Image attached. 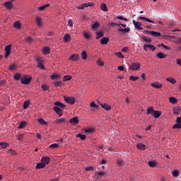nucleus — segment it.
<instances>
[{
	"mask_svg": "<svg viewBox=\"0 0 181 181\" xmlns=\"http://www.w3.org/2000/svg\"><path fill=\"white\" fill-rule=\"evenodd\" d=\"M30 81H32V76L28 75H24L23 77L21 78V84L28 85L30 83Z\"/></svg>",
	"mask_w": 181,
	"mask_h": 181,
	"instance_id": "obj_1",
	"label": "nucleus"
},
{
	"mask_svg": "<svg viewBox=\"0 0 181 181\" xmlns=\"http://www.w3.org/2000/svg\"><path fill=\"white\" fill-rule=\"evenodd\" d=\"M141 69V64L138 62H134L129 66L130 70H139Z\"/></svg>",
	"mask_w": 181,
	"mask_h": 181,
	"instance_id": "obj_2",
	"label": "nucleus"
},
{
	"mask_svg": "<svg viewBox=\"0 0 181 181\" xmlns=\"http://www.w3.org/2000/svg\"><path fill=\"white\" fill-rule=\"evenodd\" d=\"M133 25L136 29H138V30H142L144 28L141 26H143L142 23L136 21L135 20L132 21Z\"/></svg>",
	"mask_w": 181,
	"mask_h": 181,
	"instance_id": "obj_3",
	"label": "nucleus"
},
{
	"mask_svg": "<svg viewBox=\"0 0 181 181\" xmlns=\"http://www.w3.org/2000/svg\"><path fill=\"white\" fill-rule=\"evenodd\" d=\"M64 100L66 101V103H68V104H70L71 105H73V104L76 103V98H74L64 96Z\"/></svg>",
	"mask_w": 181,
	"mask_h": 181,
	"instance_id": "obj_4",
	"label": "nucleus"
},
{
	"mask_svg": "<svg viewBox=\"0 0 181 181\" xmlns=\"http://www.w3.org/2000/svg\"><path fill=\"white\" fill-rule=\"evenodd\" d=\"M12 49V45H8L5 47L4 50L6 52L5 53V58L7 59L9 54H11V50Z\"/></svg>",
	"mask_w": 181,
	"mask_h": 181,
	"instance_id": "obj_5",
	"label": "nucleus"
},
{
	"mask_svg": "<svg viewBox=\"0 0 181 181\" xmlns=\"http://www.w3.org/2000/svg\"><path fill=\"white\" fill-rule=\"evenodd\" d=\"M118 32H122V33H129L131 32V28L129 27H127V28H121V25H119V28L117 29Z\"/></svg>",
	"mask_w": 181,
	"mask_h": 181,
	"instance_id": "obj_6",
	"label": "nucleus"
},
{
	"mask_svg": "<svg viewBox=\"0 0 181 181\" xmlns=\"http://www.w3.org/2000/svg\"><path fill=\"white\" fill-rule=\"evenodd\" d=\"M117 166L119 168H124V165H125V161L124 160V159H119L118 158L117 160V162H116Z\"/></svg>",
	"mask_w": 181,
	"mask_h": 181,
	"instance_id": "obj_7",
	"label": "nucleus"
},
{
	"mask_svg": "<svg viewBox=\"0 0 181 181\" xmlns=\"http://www.w3.org/2000/svg\"><path fill=\"white\" fill-rule=\"evenodd\" d=\"M69 122L72 125H77V124H78V122H79L78 117H75L74 118H71V119H69Z\"/></svg>",
	"mask_w": 181,
	"mask_h": 181,
	"instance_id": "obj_8",
	"label": "nucleus"
},
{
	"mask_svg": "<svg viewBox=\"0 0 181 181\" xmlns=\"http://www.w3.org/2000/svg\"><path fill=\"white\" fill-rule=\"evenodd\" d=\"M151 87H153V88H162V83L159 82H153L151 84Z\"/></svg>",
	"mask_w": 181,
	"mask_h": 181,
	"instance_id": "obj_9",
	"label": "nucleus"
},
{
	"mask_svg": "<svg viewBox=\"0 0 181 181\" xmlns=\"http://www.w3.org/2000/svg\"><path fill=\"white\" fill-rule=\"evenodd\" d=\"M98 104H100L104 110H106V111H110V110H111V106L108 105L107 103H100V102H98Z\"/></svg>",
	"mask_w": 181,
	"mask_h": 181,
	"instance_id": "obj_10",
	"label": "nucleus"
},
{
	"mask_svg": "<svg viewBox=\"0 0 181 181\" xmlns=\"http://www.w3.org/2000/svg\"><path fill=\"white\" fill-rule=\"evenodd\" d=\"M136 148L140 151H145L146 149V146L142 143H139L136 144Z\"/></svg>",
	"mask_w": 181,
	"mask_h": 181,
	"instance_id": "obj_11",
	"label": "nucleus"
},
{
	"mask_svg": "<svg viewBox=\"0 0 181 181\" xmlns=\"http://www.w3.org/2000/svg\"><path fill=\"white\" fill-rule=\"evenodd\" d=\"M4 6L8 9L9 11H11V9H12V8H13V5H12V3L11 1H6L4 3Z\"/></svg>",
	"mask_w": 181,
	"mask_h": 181,
	"instance_id": "obj_12",
	"label": "nucleus"
},
{
	"mask_svg": "<svg viewBox=\"0 0 181 181\" xmlns=\"http://www.w3.org/2000/svg\"><path fill=\"white\" fill-rule=\"evenodd\" d=\"M17 69H18V64L15 63L10 64L8 67V70H10L11 71H15V70H16Z\"/></svg>",
	"mask_w": 181,
	"mask_h": 181,
	"instance_id": "obj_13",
	"label": "nucleus"
},
{
	"mask_svg": "<svg viewBox=\"0 0 181 181\" xmlns=\"http://www.w3.org/2000/svg\"><path fill=\"white\" fill-rule=\"evenodd\" d=\"M71 40V36H70V34L66 33L64 36V42H70Z\"/></svg>",
	"mask_w": 181,
	"mask_h": 181,
	"instance_id": "obj_14",
	"label": "nucleus"
},
{
	"mask_svg": "<svg viewBox=\"0 0 181 181\" xmlns=\"http://www.w3.org/2000/svg\"><path fill=\"white\" fill-rule=\"evenodd\" d=\"M41 162L44 163V165H47L50 162V158L49 157H42Z\"/></svg>",
	"mask_w": 181,
	"mask_h": 181,
	"instance_id": "obj_15",
	"label": "nucleus"
},
{
	"mask_svg": "<svg viewBox=\"0 0 181 181\" xmlns=\"http://www.w3.org/2000/svg\"><path fill=\"white\" fill-rule=\"evenodd\" d=\"M173 114H175V115H179V114H180L181 112V108L179 107H175L173 109Z\"/></svg>",
	"mask_w": 181,
	"mask_h": 181,
	"instance_id": "obj_16",
	"label": "nucleus"
},
{
	"mask_svg": "<svg viewBox=\"0 0 181 181\" xmlns=\"http://www.w3.org/2000/svg\"><path fill=\"white\" fill-rule=\"evenodd\" d=\"M139 19L140 21H146V22H148V23H155V22H153V21H152V20H151V19H149V18H146V17L140 16V17L139 18Z\"/></svg>",
	"mask_w": 181,
	"mask_h": 181,
	"instance_id": "obj_17",
	"label": "nucleus"
},
{
	"mask_svg": "<svg viewBox=\"0 0 181 181\" xmlns=\"http://www.w3.org/2000/svg\"><path fill=\"white\" fill-rule=\"evenodd\" d=\"M54 111H55V112H57L59 117H62V110L60 109V107H57V106H54L53 107Z\"/></svg>",
	"mask_w": 181,
	"mask_h": 181,
	"instance_id": "obj_18",
	"label": "nucleus"
},
{
	"mask_svg": "<svg viewBox=\"0 0 181 181\" xmlns=\"http://www.w3.org/2000/svg\"><path fill=\"white\" fill-rule=\"evenodd\" d=\"M161 115H162V112L159 110H155L154 113L153 114V117L154 118H159V117H160Z\"/></svg>",
	"mask_w": 181,
	"mask_h": 181,
	"instance_id": "obj_19",
	"label": "nucleus"
},
{
	"mask_svg": "<svg viewBox=\"0 0 181 181\" xmlns=\"http://www.w3.org/2000/svg\"><path fill=\"white\" fill-rule=\"evenodd\" d=\"M141 39H143V40H144V42H146V43H151L152 42V39H151V37H149L142 35Z\"/></svg>",
	"mask_w": 181,
	"mask_h": 181,
	"instance_id": "obj_20",
	"label": "nucleus"
},
{
	"mask_svg": "<svg viewBox=\"0 0 181 181\" xmlns=\"http://www.w3.org/2000/svg\"><path fill=\"white\" fill-rule=\"evenodd\" d=\"M110 42V38L107 37H104L103 39L100 40L101 45H107Z\"/></svg>",
	"mask_w": 181,
	"mask_h": 181,
	"instance_id": "obj_21",
	"label": "nucleus"
},
{
	"mask_svg": "<svg viewBox=\"0 0 181 181\" xmlns=\"http://www.w3.org/2000/svg\"><path fill=\"white\" fill-rule=\"evenodd\" d=\"M151 36L153 37H160V36H162V33H160L159 32H156V31H153L151 33Z\"/></svg>",
	"mask_w": 181,
	"mask_h": 181,
	"instance_id": "obj_22",
	"label": "nucleus"
},
{
	"mask_svg": "<svg viewBox=\"0 0 181 181\" xmlns=\"http://www.w3.org/2000/svg\"><path fill=\"white\" fill-rule=\"evenodd\" d=\"M27 124H28V122L25 121L21 122L18 126V129H23V128L26 127Z\"/></svg>",
	"mask_w": 181,
	"mask_h": 181,
	"instance_id": "obj_23",
	"label": "nucleus"
},
{
	"mask_svg": "<svg viewBox=\"0 0 181 181\" xmlns=\"http://www.w3.org/2000/svg\"><path fill=\"white\" fill-rule=\"evenodd\" d=\"M43 54H50V48L49 47H45L42 49Z\"/></svg>",
	"mask_w": 181,
	"mask_h": 181,
	"instance_id": "obj_24",
	"label": "nucleus"
},
{
	"mask_svg": "<svg viewBox=\"0 0 181 181\" xmlns=\"http://www.w3.org/2000/svg\"><path fill=\"white\" fill-rule=\"evenodd\" d=\"M78 59V55L74 54L69 58V60H71L72 62H76V60Z\"/></svg>",
	"mask_w": 181,
	"mask_h": 181,
	"instance_id": "obj_25",
	"label": "nucleus"
},
{
	"mask_svg": "<svg viewBox=\"0 0 181 181\" xmlns=\"http://www.w3.org/2000/svg\"><path fill=\"white\" fill-rule=\"evenodd\" d=\"M100 9H101V11H103V12H108V8H107L106 4L103 3L100 5Z\"/></svg>",
	"mask_w": 181,
	"mask_h": 181,
	"instance_id": "obj_26",
	"label": "nucleus"
},
{
	"mask_svg": "<svg viewBox=\"0 0 181 181\" xmlns=\"http://www.w3.org/2000/svg\"><path fill=\"white\" fill-rule=\"evenodd\" d=\"M158 162L155 161V160H151L148 162V166H150V168H155V166H156Z\"/></svg>",
	"mask_w": 181,
	"mask_h": 181,
	"instance_id": "obj_27",
	"label": "nucleus"
},
{
	"mask_svg": "<svg viewBox=\"0 0 181 181\" xmlns=\"http://www.w3.org/2000/svg\"><path fill=\"white\" fill-rule=\"evenodd\" d=\"M45 167H46V165L42 162V163H38L37 164L35 168L36 169H43Z\"/></svg>",
	"mask_w": 181,
	"mask_h": 181,
	"instance_id": "obj_28",
	"label": "nucleus"
},
{
	"mask_svg": "<svg viewBox=\"0 0 181 181\" xmlns=\"http://www.w3.org/2000/svg\"><path fill=\"white\" fill-rule=\"evenodd\" d=\"M155 112V110H153V107H148V110H147V115H153Z\"/></svg>",
	"mask_w": 181,
	"mask_h": 181,
	"instance_id": "obj_29",
	"label": "nucleus"
},
{
	"mask_svg": "<svg viewBox=\"0 0 181 181\" xmlns=\"http://www.w3.org/2000/svg\"><path fill=\"white\" fill-rule=\"evenodd\" d=\"M37 122H39L40 125H47V122H46L43 118H38Z\"/></svg>",
	"mask_w": 181,
	"mask_h": 181,
	"instance_id": "obj_30",
	"label": "nucleus"
},
{
	"mask_svg": "<svg viewBox=\"0 0 181 181\" xmlns=\"http://www.w3.org/2000/svg\"><path fill=\"white\" fill-rule=\"evenodd\" d=\"M54 104L57 107H60V108H65L66 107V105H64V104H63V103H62L59 101L55 102Z\"/></svg>",
	"mask_w": 181,
	"mask_h": 181,
	"instance_id": "obj_31",
	"label": "nucleus"
},
{
	"mask_svg": "<svg viewBox=\"0 0 181 181\" xmlns=\"http://www.w3.org/2000/svg\"><path fill=\"white\" fill-rule=\"evenodd\" d=\"M104 37V33H103L102 31H98L96 33V39L98 40L100 37Z\"/></svg>",
	"mask_w": 181,
	"mask_h": 181,
	"instance_id": "obj_32",
	"label": "nucleus"
},
{
	"mask_svg": "<svg viewBox=\"0 0 181 181\" xmlns=\"http://www.w3.org/2000/svg\"><path fill=\"white\" fill-rule=\"evenodd\" d=\"M166 80L168 81V83H171V84H176V79L172 77H168L166 78Z\"/></svg>",
	"mask_w": 181,
	"mask_h": 181,
	"instance_id": "obj_33",
	"label": "nucleus"
},
{
	"mask_svg": "<svg viewBox=\"0 0 181 181\" xmlns=\"http://www.w3.org/2000/svg\"><path fill=\"white\" fill-rule=\"evenodd\" d=\"M35 21L37 26H42V18H40V17L37 16L35 18Z\"/></svg>",
	"mask_w": 181,
	"mask_h": 181,
	"instance_id": "obj_34",
	"label": "nucleus"
},
{
	"mask_svg": "<svg viewBox=\"0 0 181 181\" xmlns=\"http://www.w3.org/2000/svg\"><path fill=\"white\" fill-rule=\"evenodd\" d=\"M169 101L171 103V104H177V99H176L175 97H170L169 98Z\"/></svg>",
	"mask_w": 181,
	"mask_h": 181,
	"instance_id": "obj_35",
	"label": "nucleus"
},
{
	"mask_svg": "<svg viewBox=\"0 0 181 181\" xmlns=\"http://www.w3.org/2000/svg\"><path fill=\"white\" fill-rule=\"evenodd\" d=\"M76 138H80L82 141H84L86 139V136L85 134H82L81 133H79L76 134Z\"/></svg>",
	"mask_w": 181,
	"mask_h": 181,
	"instance_id": "obj_36",
	"label": "nucleus"
},
{
	"mask_svg": "<svg viewBox=\"0 0 181 181\" xmlns=\"http://www.w3.org/2000/svg\"><path fill=\"white\" fill-rule=\"evenodd\" d=\"M0 146H1L2 149H5L9 146V144L6 142H0Z\"/></svg>",
	"mask_w": 181,
	"mask_h": 181,
	"instance_id": "obj_37",
	"label": "nucleus"
},
{
	"mask_svg": "<svg viewBox=\"0 0 181 181\" xmlns=\"http://www.w3.org/2000/svg\"><path fill=\"white\" fill-rule=\"evenodd\" d=\"M157 57L158 59H165L166 54H165L163 52H159L157 54Z\"/></svg>",
	"mask_w": 181,
	"mask_h": 181,
	"instance_id": "obj_38",
	"label": "nucleus"
},
{
	"mask_svg": "<svg viewBox=\"0 0 181 181\" xmlns=\"http://www.w3.org/2000/svg\"><path fill=\"white\" fill-rule=\"evenodd\" d=\"M21 74L16 73V74H15V75H14V76H13V78H14V80H16V81H19V80H21Z\"/></svg>",
	"mask_w": 181,
	"mask_h": 181,
	"instance_id": "obj_39",
	"label": "nucleus"
},
{
	"mask_svg": "<svg viewBox=\"0 0 181 181\" xmlns=\"http://www.w3.org/2000/svg\"><path fill=\"white\" fill-rule=\"evenodd\" d=\"M179 173H180L179 170H175L172 172V175L174 177H177L179 176Z\"/></svg>",
	"mask_w": 181,
	"mask_h": 181,
	"instance_id": "obj_40",
	"label": "nucleus"
},
{
	"mask_svg": "<svg viewBox=\"0 0 181 181\" xmlns=\"http://www.w3.org/2000/svg\"><path fill=\"white\" fill-rule=\"evenodd\" d=\"M49 6H50L49 4L42 6L38 8V11H45V9H46V8H49Z\"/></svg>",
	"mask_w": 181,
	"mask_h": 181,
	"instance_id": "obj_41",
	"label": "nucleus"
},
{
	"mask_svg": "<svg viewBox=\"0 0 181 181\" xmlns=\"http://www.w3.org/2000/svg\"><path fill=\"white\" fill-rule=\"evenodd\" d=\"M29 104H30V101L29 100H25L23 103V109L26 110L29 107Z\"/></svg>",
	"mask_w": 181,
	"mask_h": 181,
	"instance_id": "obj_42",
	"label": "nucleus"
},
{
	"mask_svg": "<svg viewBox=\"0 0 181 181\" xmlns=\"http://www.w3.org/2000/svg\"><path fill=\"white\" fill-rule=\"evenodd\" d=\"M71 78V76L70 75H66L63 78V81H69V80Z\"/></svg>",
	"mask_w": 181,
	"mask_h": 181,
	"instance_id": "obj_43",
	"label": "nucleus"
},
{
	"mask_svg": "<svg viewBox=\"0 0 181 181\" xmlns=\"http://www.w3.org/2000/svg\"><path fill=\"white\" fill-rule=\"evenodd\" d=\"M100 28V23L96 22L93 25H92V29H98Z\"/></svg>",
	"mask_w": 181,
	"mask_h": 181,
	"instance_id": "obj_44",
	"label": "nucleus"
},
{
	"mask_svg": "<svg viewBox=\"0 0 181 181\" xmlns=\"http://www.w3.org/2000/svg\"><path fill=\"white\" fill-rule=\"evenodd\" d=\"M37 66L38 67V69H40L41 70H45V65H43V62L38 63Z\"/></svg>",
	"mask_w": 181,
	"mask_h": 181,
	"instance_id": "obj_45",
	"label": "nucleus"
},
{
	"mask_svg": "<svg viewBox=\"0 0 181 181\" xmlns=\"http://www.w3.org/2000/svg\"><path fill=\"white\" fill-rule=\"evenodd\" d=\"M56 124H62L63 122H66V119H57L55 120Z\"/></svg>",
	"mask_w": 181,
	"mask_h": 181,
	"instance_id": "obj_46",
	"label": "nucleus"
},
{
	"mask_svg": "<svg viewBox=\"0 0 181 181\" xmlns=\"http://www.w3.org/2000/svg\"><path fill=\"white\" fill-rule=\"evenodd\" d=\"M116 19H119L120 21H124L125 22H128V18H124V17L121 16H117Z\"/></svg>",
	"mask_w": 181,
	"mask_h": 181,
	"instance_id": "obj_47",
	"label": "nucleus"
},
{
	"mask_svg": "<svg viewBox=\"0 0 181 181\" xmlns=\"http://www.w3.org/2000/svg\"><path fill=\"white\" fill-rule=\"evenodd\" d=\"M13 26L16 28V29H21V23H19V21H16L14 23Z\"/></svg>",
	"mask_w": 181,
	"mask_h": 181,
	"instance_id": "obj_48",
	"label": "nucleus"
},
{
	"mask_svg": "<svg viewBox=\"0 0 181 181\" xmlns=\"http://www.w3.org/2000/svg\"><path fill=\"white\" fill-rule=\"evenodd\" d=\"M173 129H181V124L177 123V124L173 125Z\"/></svg>",
	"mask_w": 181,
	"mask_h": 181,
	"instance_id": "obj_49",
	"label": "nucleus"
},
{
	"mask_svg": "<svg viewBox=\"0 0 181 181\" xmlns=\"http://www.w3.org/2000/svg\"><path fill=\"white\" fill-rule=\"evenodd\" d=\"M90 108H100V106L97 105L95 102H92L90 105Z\"/></svg>",
	"mask_w": 181,
	"mask_h": 181,
	"instance_id": "obj_50",
	"label": "nucleus"
},
{
	"mask_svg": "<svg viewBox=\"0 0 181 181\" xmlns=\"http://www.w3.org/2000/svg\"><path fill=\"white\" fill-rule=\"evenodd\" d=\"M147 47L148 49H150L153 52L156 50V47H155V46H153V45L147 44Z\"/></svg>",
	"mask_w": 181,
	"mask_h": 181,
	"instance_id": "obj_51",
	"label": "nucleus"
},
{
	"mask_svg": "<svg viewBox=\"0 0 181 181\" xmlns=\"http://www.w3.org/2000/svg\"><path fill=\"white\" fill-rule=\"evenodd\" d=\"M25 42H26V43H32V42H33V38L28 36V37H25Z\"/></svg>",
	"mask_w": 181,
	"mask_h": 181,
	"instance_id": "obj_52",
	"label": "nucleus"
},
{
	"mask_svg": "<svg viewBox=\"0 0 181 181\" xmlns=\"http://www.w3.org/2000/svg\"><path fill=\"white\" fill-rule=\"evenodd\" d=\"M41 88L43 90V91H49V86L46 84L42 85Z\"/></svg>",
	"mask_w": 181,
	"mask_h": 181,
	"instance_id": "obj_53",
	"label": "nucleus"
},
{
	"mask_svg": "<svg viewBox=\"0 0 181 181\" xmlns=\"http://www.w3.org/2000/svg\"><path fill=\"white\" fill-rule=\"evenodd\" d=\"M51 149H56V148H59V144H52L49 146Z\"/></svg>",
	"mask_w": 181,
	"mask_h": 181,
	"instance_id": "obj_54",
	"label": "nucleus"
},
{
	"mask_svg": "<svg viewBox=\"0 0 181 181\" xmlns=\"http://www.w3.org/2000/svg\"><path fill=\"white\" fill-rule=\"evenodd\" d=\"M81 57L83 60H86V59H87V52L86 51L82 52Z\"/></svg>",
	"mask_w": 181,
	"mask_h": 181,
	"instance_id": "obj_55",
	"label": "nucleus"
},
{
	"mask_svg": "<svg viewBox=\"0 0 181 181\" xmlns=\"http://www.w3.org/2000/svg\"><path fill=\"white\" fill-rule=\"evenodd\" d=\"M52 80H56V78H60V76L57 74H52L50 76Z\"/></svg>",
	"mask_w": 181,
	"mask_h": 181,
	"instance_id": "obj_56",
	"label": "nucleus"
},
{
	"mask_svg": "<svg viewBox=\"0 0 181 181\" xmlns=\"http://www.w3.org/2000/svg\"><path fill=\"white\" fill-rule=\"evenodd\" d=\"M139 78V76H130L129 80H132V81H136Z\"/></svg>",
	"mask_w": 181,
	"mask_h": 181,
	"instance_id": "obj_57",
	"label": "nucleus"
},
{
	"mask_svg": "<svg viewBox=\"0 0 181 181\" xmlns=\"http://www.w3.org/2000/svg\"><path fill=\"white\" fill-rule=\"evenodd\" d=\"M35 60L36 62H37V63H43V59H42V57H36Z\"/></svg>",
	"mask_w": 181,
	"mask_h": 181,
	"instance_id": "obj_58",
	"label": "nucleus"
},
{
	"mask_svg": "<svg viewBox=\"0 0 181 181\" xmlns=\"http://www.w3.org/2000/svg\"><path fill=\"white\" fill-rule=\"evenodd\" d=\"M62 84H63V83L60 82V81H55L54 83V85L55 86V87H60V86H62Z\"/></svg>",
	"mask_w": 181,
	"mask_h": 181,
	"instance_id": "obj_59",
	"label": "nucleus"
},
{
	"mask_svg": "<svg viewBox=\"0 0 181 181\" xmlns=\"http://www.w3.org/2000/svg\"><path fill=\"white\" fill-rule=\"evenodd\" d=\"M110 26L112 28H115V26H119V23H110Z\"/></svg>",
	"mask_w": 181,
	"mask_h": 181,
	"instance_id": "obj_60",
	"label": "nucleus"
},
{
	"mask_svg": "<svg viewBox=\"0 0 181 181\" xmlns=\"http://www.w3.org/2000/svg\"><path fill=\"white\" fill-rule=\"evenodd\" d=\"M97 64H98V66H103L104 64V62H103L100 59H98L97 60Z\"/></svg>",
	"mask_w": 181,
	"mask_h": 181,
	"instance_id": "obj_61",
	"label": "nucleus"
},
{
	"mask_svg": "<svg viewBox=\"0 0 181 181\" xmlns=\"http://www.w3.org/2000/svg\"><path fill=\"white\" fill-rule=\"evenodd\" d=\"M23 136H25V134H18V141H22V139H23Z\"/></svg>",
	"mask_w": 181,
	"mask_h": 181,
	"instance_id": "obj_62",
	"label": "nucleus"
},
{
	"mask_svg": "<svg viewBox=\"0 0 181 181\" xmlns=\"http://www.w3.org/2000/svg\"><path fill=\"white\" fill-rule=\"evenodd\" d=\"M83 36L86 39H91V37L87 33H83Z\"/></svg>",
	"mask_w": 181,
	"mask_h": 181,
	"instance_id": "obj_63",
	"label": "nucleus"
},
{
	"mask_svg": "<svg viewBox=\"0 0 181 181\" xmlns=\"http://www.w3.org/2000/svg\"><path fill=\"white\" fill-rule=\"evenodd\" d=\"M117 57L120 58V59H124V55H122V53L121 52H117L116 53Z\"/></svg>",
	"mask_w": 181,
	"mask_h": 181,
	"instance_id": "obj_64",
	"label": "nucleus"
}]
</instances>
